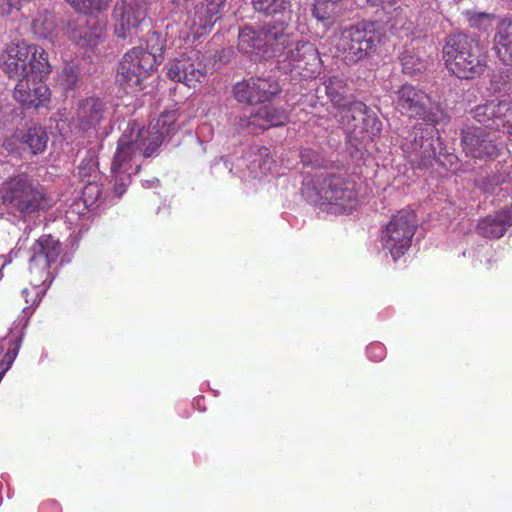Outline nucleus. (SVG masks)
Returning <instances> with one entry per match:
<instances>
[{"mask_svg":"<svg viewBox=\"0 0 512 512\" xmlns=\"http://www.w3.org/2000/svg\"><path fill=\"white\" fill-rule=\"evenodd\" d=\"M442 53L448 71L460 79H475L487 68V54L479 40L466 34L448 36Z\"/></svg>","mask_w":512,"mask_h":512,"instance_id":"1","label":"nucleus"},{"mask_svg":"<svg viewBox=\"0 0 512 512\" xmlns=\"http://www.w3.org/2000/svg\"><path fill=\"white\" fill-rule=\"evenodd\" d=\"M383 34L382 26L376 21L363 20L340 28L332 40L335 56L355 65L375 50Z\"/></svg>","mask_w":512,"mask_h":512,"instance_id":"2","label":"nucleus"},{"mask_svg":"<svg viewBox=\"0 0 512 512\" xmlns=\"http://www.w3.org/2000/svg\"><path fill=\"white\" fill-rule=\"evenodd\" d=\"M0 200L7 209L24 217L53 206L51 197L25 172L9 176L1 183Z\"/></svg>","mask_w":512,"mask_h":512,"instance_id":"3","label":"nucleus"},{"mask_svg":"<svg viewBox=\"0 0 512 512\" xmlns=\"http://www.w3.org/2000/svg\"><path fill=\"white\" fill-rule=\"evenodd\" d=\"M0 68L10 79L25 76L44 78L52 72L46 50L25 40L6 44L0 54Z\"/></svg>","mask_w":512,"mask_h":512,"instance_id":"4","label":"nucleus"},{"mask_svg":"<svg viewBox=\"0 0 512 512\" xmlns=\"http://www.w3.org/2000/svg\"><path fill=\"white\" fill-rule=\"evenodd\" d=\"M288 43L289 36L281 27L246 25L239 31L237 47L240 52L257 60L278 56L288 48Z\"/></svg>","mask_w":512,"mask_h":512,"instance_id":"5","label":"nucleus"},{"mask_svg":"<svg viewBox=\"0 0 512 512\" xmlns=\"http://www.w3.org/2000/svg\"><path fill=\"white\" fill-rule=\"evenodd\" d=\"M317 194L322 205L333 213L349 214L359 205L356 183L341 175L331 174L318 181Z\"/></svg>","mask_w":512,"mask_h":512,"instance_id":"6","label":"nucleus"},{"mask_svg":"<svg viewBox=\"0 0 512 512\" xmlns=\"http://www.w3.org/2000/svg\"><path fill=\"white\" fill-rule=\"evenodd\" d=\"M396 108L409 118L423 120L427 124L437 125L444 118V112L435 104L424 90L411 84H404L396 93Z\"/></svg>","mask_w":512,"mask_h":512,"instance_id":"7","label":"nucleus"},{"mask_svg":"<svg viewBox=\"0 0 512 512\" xmlns=\"http://www.w3.org/2000/svg\"><path fill=\"white\" fill-rule=\"evenodd\" d=\"M417 228L415 212L401 210L387 223L382 232V245L396 261L410 248Z\"/></svg>","mask_w":512,"mask_h":512,"instance_id":"8","label":"nucleus"},{"mask_svg":"<svg viewBox=\"0 0 512 512\" xmlns=\"http://www.w3.org/2000/svg\"><path fill=\"white\" fill-rule=\"evenodd\" d=\"M283 69L293 76L312 79L320 74L321 58L316 46L308 41H298L285 53Z\"/></svg>","mask_w":512,"mask_h":512,"instance_id":"9","label":"nucleus"},{"mask_svg":"<svg viewBox=\"0 0 512 512\" xmlns=\"http://www.w3.org/2000/svg\"><path fill=\"white\" fill-rule=\"evenodd\" d=\"M146 134L147 132L138 131L135 123L128 125V128L118 140L117 149L111 164L112 173H132L133 158L137 153H142L144 156V149L148 143L144 138L148 137Z\"/></svg>","mask_w":512,"mask_h":512,"instance_id":"10","label":"nucleus"},{"mask_svg":"<svg viewBox=\"0 0 512 512\" xmlns=\"http://www.w3.org/2000/svg\"><path fill=\"white\" fill-rule=\"evenodd\" d=\"M226 0H204L194 6L193 14L185 21L188 32L185 40L193 41L210 32L220 19Z\"/></svg>","mask_w":512,"mask_h":512,"instance_id":"11","label":"nucleus"},{"mask_svg":"<svg viewBox=\"0 0 512 512\" xmlns=\"http://www.w3.org/2000/svg\"><path fill=\"white\" fill-rule=\"evenodd\" d=\"M147 42L151 43L149 50L142 46L133 47L121 59L122 62H126L125 64L137 74H140V77L143 79L150 76L151 72L163 60L164 45L160 40V36L152 33Z\"/></svg>","mask_w":512,"mask_h":512,"instance_id":"12","label":"nucleus"},{"mask_svg":"<svg viewBox=\"0 0 512 512\" xmlns=\"http://www.w3.org/2000/svg\"><path fill=\"white\" fill-rule=\"evenodd\" d=\"M148 12L147 0H121L114 7L115 34L118 38L136 35Z\"/></svg>","mask_w":512,"mask_h":512,"instance_id":"13","label":"nucleus"},{"mask_svg":"<svg viewBox=\"0 0 512 512\" xmlns=\"http://www.w3.org/2000/svg\"><path fill=\"white\" fill-rule=\"evenodd\" d=\"M167 76L174 82L195 88L204 81L206 68L199 51L192 50L169 63Z\"/></svg>","mask_w":512,"mask_h":512,"instance_id":"14","label":"nucleus"},{"mask_svg":"<svg viewBox=\"0 0 512 512\" xmlns=\"http://www.w3.org/2000/svg\"><path fill=\"white\" fill-rule=\"evenodd\" d=\"M237 101L258 104L270 101L281 92L279 82L273 77H250L238 82L233 89Z\"/></svg>","mask_w":512,"mask_h":512,"instance_id":"15","label":"nucleus"},{"mask_svg":"<svg viewBox=\"0 0 512 512\" xmlns=\"http://www.w3.org/2000/svg\"><path fill=\"white\" fill-rule=\"evenodd\" d=\"M461 143L467 156L475 159L494 158L499 153L495 133L480 127H467L461 132Z\"/></svg>","mask_w":512,"mask_h":512,"instance_id":"16","label":"nucleus"},{"mask_svg":"<svg viewBox=\"0 0 512 512\" xmlns=\"http://www.w3.org/2000/svg\"><path fill=\"white\" fill-rule=\"evenodd\" d=\"M50 89L39 77V80L30 79V76L18 78L14 88L13 97L24 109L47 108L51 100Z\"/></svg>","mask_w":512,"mask_h":512,"instance_id":"17","label":"nucleus"},{"mask_svg":"<svg viewBox=\"0 0 512 512\" xmlns=\"http://www.w3.org/2000/svg\"><path fill=\"white\" fill-rule=\"evenodd\" d=\"M473 118L492 130L507 128L512 141V102L491 101L476 106L472 111Z\"/></svg>","mask_w":512,"mask_h":512,"instance_id":"18","label":"nucleus"},{"mask_svg":"<svg viewBox=\"0 0 512 512\" xmlns=\"http://www.w3.org/2000/svg\"><path fill=\"white\" fill-rule=\"evenodd\" d=\"M403 151L409 162L417 168L430 166L436 155L434 139L432 136H425L422 125L414 126L410 138L403 144Z\"/></svg>","mask_w":512,"mask_h":512,"instance_id":"19","label":"nucleus"},{"mask_svg":"<svg viewBox=\"0 0 512 512\" xmlns=\"http://www.w3.org/2000/svg\"><path fill=\"white\" fill-rule=\"evenodd\" d=\"M178 114L177 110H168L160 114L156 119L155 123H151L148 129L139 128L136 125L138 131L147 132L148 137H144L148 142L144 149V157L148 158L154 154V152L160 147L163 139L177 131Z\"/></svg>","mask_w":512,"mask_h":512,"instance_id":"20","label":"nucleus"},{"mask_svg":"<svg viewBox=\"0 0 512 512\" xmlns=\"http://www.w3.org/2000/svg\"><path fill=\"white\" fill-rule=\"evenodd\" d=\"M60 251L59 242L51 235L40 236L30 249V270L48 274L51 264L56 262Z\"/></svg>","mask_w":512,"mask_h":512,"instance_id":"21","label":"nucleus"},{"mask_svg":"<svg viewBox=\"0 0 512 512\" xmlns=\"http://www.w3.org/2000/svg\"><path fill=\"white\" fill-rule=\"evenodd\" d=\"M62 32L80 47H93L102 38L104 29L97 21L88 22L84 18H77L68 21Z\"/></svg>","mask_w":512,"mask_h":512,"instance_id":"22","label":"nucleus"},{"mask_svg":"<svg viewBox=\"0 0 512 512\" xmlns=\"http://www.w3.org/2000/svg\"><path fill=\"white\" fill-rule=\"evenodd\" d=\"M107 114L106 103L95 97L81 100L76 111V126L82 132L94 131L102 123Z\"/></svg>","mask_w":512,"mask_h":512,"instance_id":"23","label":"nucleus"},{"mask_svg":"<svg viewBox=\"0 0 512 512\" xmlns=\"http://www.w3.org/2000/svg\"><path fill=\"white\" fill-rule=\"evenodd\" d=\"M512 226V204L479 219L476 232L488 239L503 237Z\"/></svg>","mask_w":512,"mask_h":512,"instance_id":"24","label":"nucleus"},{"mask_svg":"<svg viewBox=\"0 0 512 512\" xmlns=\"http://www.w3.org/2000/svg\"><path fill=\"white\" fill-rule=\"evenodd\" d=\"M30 31L38 40H46L55 44L63 28H60L56 16L48 9L39 10L36 15L32 16L30 22Z\"/></svg>","mask_w":512,"mask_h":512,"instance_id":"25","label":"nucleus"},{"mask_svg":"<svg viewBox=\"0 0 512 512\" xmlns=\"http://www.w3.org/2000/svg\"><path fill=\"white\" fill-rule=\"evenodd\" d=\"M493 50L505 65H512V17L502 19L496 28Z\"/></svg>","mask_w":512,"mask_h":512,"instance_id":"26","label":"nucleus"},{"mask_svg":"<svg viewBox=\"0 0 512 512\" xmlns=\"http://www.w3.org/2000/svg\"><path fill=\"white\" fill-rule=\"evenodd\" d=\"M347 0H315L311 8L312 16L325 27L330 28L343 16Z\"/></svg>","mask_w":512,"mask_h":512,"instance_id":"27","label":"nucleus"},{"mask_svg":"<svg viewBox=\"0 0 512 512\" xmlns=\"http://www.w3.org/2000/svg\"><path fill=\"white\" fill-rule=\"evenodd\" d=\"M289 121V116L285 110L271 106H264L258 109L255 114L249 117L248 126H253L260 130H266L271 127L283 126Z\"/></svg>","mask_w":512,"mask_h":512,"instance_id":"28","label":"nucleus"},{"mask_svg":"<svg viewBox=\"0 0 512 512\" xmlns=\"http://www.w3.org/2000/svg\"><path fill=\"white\" fill-rule=\"evenodd\" d=\"M335 109L334 117L352 135L353 124H358L363 111L366 109V104L361 101H351L348 99L335 106Z\"/></svg>","mask_w":512,"mask_h":512,"instance_id":"29","label":"nucleus"},{"mask_svg":"<svg viewBox=\"0 0 512 512\" xmlns=\"http://www.w3.org/2000/svg\"><path fill=\"white\" fill-rule=\"evenodd\" d=\"M351 137L361 141L373 140L382 130V123L375 113L366 106L358 124H353Z\"/></svg>","mask_w":512,"mask_h":512,"instance_id":"30","label":"nucleus"},{"mask_svg":"<svg viewBox=\"0 0 512 512\" xmlns=\"http://www.w3.org/2000/svg\"><path fill=\"white\" fill-rule=\"evenodd\" d=\"M14 137L26 144L34 155L42 153L46 149L48 141L47 133L41 126H33L26 131L16 132Z\"/></svg>","mask_w":512,"mask_h":512,"instance_id":"31","label":"nucleus"},{"mask_svg":"<svg viewBox=\"0 0 512 512\" xmlns=\"http://www.w3.org/2000/svg\"><path fill=\"white\" fill-rule=\"evenodd\" d=\"M125 63L126 62L120 61L118 65L116 74L117 84L126 93H132L141 90V84L144 79L140 77V74H137Z\"/></svg>","mask_w":512,"mask_h":512,"instance_id":"32","label":"nucleus"},{"mask_svg":"<svg viewBox=\"0 0 512 512\" xmlns=\"http://www.w3.org/2000/svg\"><path fill=\"white\" fill-rule=\"evenodd\" d=\"M20 346V338H4L0 341V349L3 350L4 348H7L6 353L0 361V381L17 357Z\"/></svg>","mask_w":512,"mask_h":512,"instance_id":"33","label":"nucleus"},{"mask_svg":"<svg viewBox=\"0 0 512 512\" xmlns=\"http://www.w3.org/2000/svg\"><path fill=\"white\" fill-rule=\"evenodd\" d=\"M326 94L331 100L332 104L335 106L343 103L348 100L345 93L347 90V85L344 80L337 76L329 77L325 82Z\"/></svg>","mask_w":512,"mask_h":512,"instance_id":"34","label":"nucleus"},{"mask_svg":"<svg viewBox=\"0 0 512 512\" xmlns=\"http://www.w3.org/2000/svg\"><path fill=\"white\" fill-rule=\"evenodd\" d=\"M75 11L85 15L101 12L109 7L111 0H65Z\"/></svg>","mask_w":512,"mask_h":512,"instance_id":"35","label":"nucleus"},{"mask_svg":"<svg viewBox=\"0 0 512 512\" xmlns=\"http://www.w3.org/2000/svg\"><path fill=\"white\" fill-rule=\"evenodd\" d=\"M400 62L403 72L408 75H413L425 69L424 61L410 50H405L401 53Z\"/></svg>","mask_w":512,"mask_h":512,"instance_id":"36","label":"nucleus"},{"mask_svg":"<svg viewBox=\"0 0 512 512\" xmlns=\"http://www.w3.org/2000/svg\"><path fill=\"white\" fill-rule=\"evenodd\" d=\"M255 10L265 14H276L288 9L283 0H252Z\"/></svg>","mask_w":512,"mask_h":512,"instance_id":"37","label":"nucleus"},{"mask_svg":"<svg viewBox=\"0 0 512 512\" xmlns=\"http://www.w3.org/2000/svg\"><path fill=\"white\" fill-rule=\"evenodd\" d=\"M78 175L81 181L100 179L96 161L92 157H85L78 167Z\"/></svg>","mask_w":512,"mask_h":512,"instance_id":"38","label":"nucleus"},{"mask_svg":"<svg viewBox=\"0 0 512 512\" xmlns=\"http://www.w3.org/2000/svg\"><path fill=\"white\" fill-rule=\"evenodd\" d=\"M99 179H89L82 181L84 187L82 189V196L86 204H94L101 196L102 190L98 184Z\"/></svg>","mask_w":512,"mask_h":512,"instance_id":"39","label":"nucleus"},{"mask_svg":"<svg viewBox=\"0 0 512 512\" xmlns=\"http://www.w3.org/2000/svg\"><path fill=\"white\" fill-rule=\"evenodd\" d=\"M78 82V71L74 66H65L59 74V83L64 90H73Z\"/></svg>","mask_w":512,"mask_h":512,"instance_id":"40","label":"nucleus"},{"mask_svg":"<svg viewBox=\"0 0 512 512\" xmlns=\"http://www.w3.org/2000/svg\"><path fill=\"white\" fill-rule=\"evenodd\" d=\"M494 16L489 13H474L469 17L471 27L486 31L491 27Z\"/></svg>","mask_w":512,"mask_h":512,"instance_id":"41","label":"nucleus"},{"mask_svg":"<svg viewBox=\"0 0 512 512\" xmlns=\"http://www.w3.org/2000/svg\"><path fill=\"white\" fill-rule=\"evenodd\" d=\"M30 0H0V16H10L19 12Z\"/></svg>","mask_w":512,"mask_h":512,"instance_id":"42","label":"nucleus"},{"mask_svg":"<svg viewBox=\"0 0 512 512\" xmlns=\"http://www.w3.org/2000/svg\"><path fill=\"white\" fill-rule=\"evenodd\" d=\"M113 175L115 179L114 192L117 197H121L131 182V172H117Z\"/></svg>","mask_w":512,"mask_h":512,"instance_id":"43","label":"nucleus"},{"mask_svg":"<svg viewBox=\"0 0 512 512\" xmlns=\"http://www.w3.org/2000/svg\"><path fill=\"white\" fill-rule=\"evenodd\" d=\"M22 295L29 307L37 306L41 301L40 291L37 287L23 289Z\"/></svg>","mask_w":512,"mask_h":512,"instance_id":"44","label":"nucleus"},{"mask_svg":"<svg viewBox=\"0 0 512 512\" xmlns=\"http://www.w3.org/2000/svg\"><path fill=\"white\" fill-rule=\"evenodd\" d=\"M367 353L373 361H381L386 355V350L382 344L374 343L367 348Z\"/></svg>","mask_w":512,"mask_h":512,"instance_id":"45","label":"nucleus"},{"mask_svg":"<svg viewBox=\"0 0 512 512\" xmlns=\"http://www.w3.org/2000/svg\"><path fill=\"white\" fill-rule=\"evenodd\" d=\"M371 6H381L382 9L393 7L398 3L399 0H366Z\"/></svg>","mask_w":512,"mask_h":512,"instance_id":"46","label":"nucleus"},{"mask_svg":"<svg viewBox=\"0 0 512 512\" xmlns=\"http://www.w3.org/2000/svg\"><path fill=\"white\" fill-rule=\"evenodd\" d=\"M259 151H260V155H261V156H265V157H266V159H264L263 164H261V165H260V168H261L262 170H264V171H265V170H270V166H268V167H264V166H266V165H267V164H269V163H270V164H272V163H273L272 158H270V157H269V150H268V148H266V147H262Z\"/></svg>","mask_w":512,"mask_h":512,"instance_id":"47","label":"nucleus"},{"mask_svg":"<svg viewBox=\"0 0 512 512\" xmlns=\"http://www.w3.org/2000/svg\"><path fill=\"white\" fill-rule=\"evenodd\" d=\"M48 507H51L52 509L55 510V512H61V507L60 505L55 502V501H50V502H47V503H44L41 507V511L42 512H45V510L48 508Z\"/></svg>","mask_w":512,"mask_h":512,"instance_id":"48","label":"nucleus"},{"mask_svg":"<svg viewBox=\"0 0 512 512\" xmlns=\"http://www.w3.org/2000/svg\"><path fill=\"white\" fill-rule=\"evenodd\" d=\"M195 0H171L173 6L180 8L186 7L190 2H194Z\"/></svg>","mask_w":512,"mask_h":512,"instance_id":"49","label":"nucleus"},{"mask_svg":"<svg viewBox=\"0 0 512 512\" xmlns=\"http://www.w3.org/2000/svg\"><path fill=\"white\" fill-rule=\"evenodd\" d=\"M312 153L311 150H305L303 152H301V160L303 162L304 165H309L310 164V154Z\"/></svg>","mask_w":512,"mask_h":512,"instance_id":"50","label":"nucleus"},{"mask_svg":"<svg viewBox=\"0 0 512 512\" xmlns=\"http://www.w3.org/2000/svg\"><path fill=\"white\" fill-rule=\"evenodd\" d=\"M283 2L287 5V7H290L291 0H283Z\"/></svg>","mask_w":512,"mask_h":512,"instance_id":"51","label":"nucleus"},{"mask_svg":"<svg viewBox=\"0 0 512 512\" xmlns=\"http://www.w3.org/2000/svg\"><path fill=\"white\" fill-rule=\"evenodd\" d=\"M7 145H8L7 141L3 142V146L6 147Z\"/></svg>","mask_w":512,"mask_h":512,"instance_id":"52","label":"nucleus"}]
</instances>
